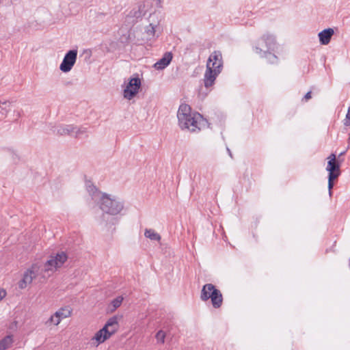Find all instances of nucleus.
I'll return each instance as SVG.
<instances>
[{
  "label": "nucleus",
  "mask_w": 350,
  "mask_h": 350,
  "mask_svg": "<svg viewBox=\"0 0 350 350\" xmlns=\"http://www.w3.org/2000/svg\"><path fill=\"white\" fill-rule=\"evenodd\" d=\"M40 271V266L38 264H33L23 274V278L18 282L20 288H25L31 284L33 280L36 278Z\"/></svg>",
  "instance_id": "nucleus-8"
},
{
  "label": "nucleus",
  "mask_w": 350,
  "mask_h": 350,
  "mask_svg": "<svg viewBox=\"0 0 350 350\" xmlns=\"http://www.w3.org/2000/svg\"><path fill=\"white\" fill-rule=\"evenodd\" d=\"M223 69V59L221 53L219 51H213L209 56L206 66V72L204 77V85L208 88L213 85L217 77Z\"/></svg>",
  "instance_id": "nucleus-1"
},
{
  "label": "nucleus",
  "mask_w": 350,
  "mask_h": 350,
  "mask_svg": "<svg viewBox=\"0 0 350 350\" xmlns=\"http://www.w3.org/2000/svg\"><path fill=\"white\" fill-rule=\"evenodd\" d=\"M77 51L70 50L65 55L59 69L64 72H68L71 70L77 61Z\"/></svg>",
  "instance_id": "nucleus-9"
},
{
  "label": "nucleus",
  "mask_w": 350,
  "mask_h": 350,
  "mask_svg": "<svg viewBox=\"0 0 350 350\" xmlns=\"http://www.w3.org/2000/svg\"><path fill=\"white\" fill-rule=\"evenodd\" d=\"M200 298L203 301L211 299L212 305L215 308H220L223 303L221 293L212 284H206L203 286Z\"/></svg>",
  "instance_id": "nucleus-3"
},
{
  "label": "nucleus",
  "mask_w": 350,
  "mask_h": 350,
  "mask_svg": "<svg viewBox=\"0 0 350 350\" xmlns=\"http://www.w3.org/2000/svg\"><path fill=\"white\" fill-rule=\"evenodd\" d=\"M6 103H7V102L2 103L3 105H5Z\"/></svg>",
  "instance_id": "nucleus-29"
},
{
  "label": "nucleus",
  "mask_w": 350,
  "mask_h": 350,
  "mask_svg": "<svg viewBox=\"0 0 350 350\" xmlns=\"http://www.w3.org/2000/svg\"><path fill=\"white\" fill-rule=\"evenodd\" d=\"M275 51H269L258 54L260 57L265 58L270 64H276L278 62V57L274 54Z\"/></svg>",
  "instance_id": "nucleus-15"
},
{
  "label": "nucleus",
  "mask_w": 350,
  "mask_h": 350,
  "mask_svg": "<svg viewBox=\"0 0 350 350\" xmlns=\"http://www.w3.org/2000/svg\"><path fill=\"white\" fill-rule=\"evenodd\" d=\"M14 342L13 336L8 335L0 340V350H5L12 347Z\"/></svg>",
  "instance_id": "nucleus-16"
},
{
  "label": "nucleus",
  "mask_w": 350,
  "mask_h": 350,
  "mask_svg": "<svg viewBox=\"0 0 350 350\" xmlns=\"http://www.w3.org/2000/svg\"><path fill=\"white\" fill-rule=\"evenodd\" d=\"M172 59V54L170 52H167L161 59L154 64V67L157 70H162L170 64Z\"/></svg>",
  "instance_id": "nucleus-14"
},
{
  "label": "nucleus",
  "mask_w": 350,
  "mask_h": 350,
  "mask_svg": "<svg viewBox=\"0 0 350 350\" xmlns=\"http://www.w3.org/2000/svg\"><path fill=\"white\" fill-rule=\"evenodd\" d=\"M178 124L183 131L195 132L197 129L196 113L191 111V107L185 103L179 106L177 112Z\"/></svg>",
  "instance_id": "nucleus-2"
},
{
  "label": "nucleus",
  "mask_w": 350,
  "mask_h": 350,
  "mask_svg": "<svg viewBox=\"0 0 350 350\" xmlns=\"http://www.w3.org/2000/svg\"><path fill=\"white\" fill-rule=\"evenodd\" d=\"M228 152H229V153H230V157H232V153L230 152V150H229V149H228Z\"/></svg>",
  "instance_id": "nucleus-28"
},
{
  "label": "nucleus",
  "mask_w": 350,
  "mask_h": 350,
  "mask_svg": "<svg viewBox=\"0 0 350 350\" xmlns=\"http://www.w3.org/2000/svg\"><path fill=\"white\" fill-rule=\"evenodd\" d=\"M73 125H64L61 126L57 129V133L61 135H68L72 136V131Z\"/></svg>",
  "instance_id": "nucleus-19"
},
{
  "label": "nucleus",
  "mask_w": 350,
  "mask_h": 350,
  "mask_svg": "<svg viewBox=\"0 0 350 350\" xmlns=\"http://www.w3.org/2000/svg\"><path fill=\"white\" fill-rule=\"evenodd\" d=\"M111 336L107 332L105 329L103 327L100 329L99 331H98L95 335L92 337L91 339L92 344L97 347L100 344L104 342L106 340L109 338Z\"/></svg>",
  "instance_id": "nucleus-11"
},
{
  "label": "nucleus",
  "mask_w": 350,
  "mask_h": 350,
  "mask_svg": "<svg viewBox=\"0 0 350 350\" xmlns=\"http://www.w3.org/2000/svg\"><path fill=\"white\" fill-rule=\"evenodd\" d=\"M329 159L327 162V166L326 167L327 171L329 172L328 175V189H329V193L331 196L332 194V189L334 187V180L336 179L340 172V164L338 161L336 160V156L335 154L332 153L329 157L327 158Z\"/></svg>",
  "instance_id": "nucleus-6"
},
{
  "label": "nucleus",
  "mask_w": 350,
  "mask_h": 350,
  "mask_svg": "<svg viewBox=\"0 0 350 350\" xmlns=\"http://www.w3.org/2000/svg\"><path fill=\"white\" fill-rule=\"evenodd\" d=\"M334 33V29L332 28H327L319 32L318 36L320 43L323 45L328 44Z\"/></svg>",
  "instance_id": "nucleus-13"
},
{
  "label": "nucleus",
  "mask_w": 350,
  "mask_h": 350,
  "mask_svg": "<svg viewBox=\"0 0 350 350\" xmlns=\"http://www.w3.org/2000/svg\"><path fill=\"white\" fill-rule=\"evenodd\" d=\"M88 192L93 196H98V198L101 197L102 193L97 191L96 189L93 185H87Z\"/></svg>",
  "instance_id": "nucleus-25"
},
{
  "label": "nucleus",
  "mask_w": 350,
  "mask_h": 350,
  "mask_svg": "<svg viewBox=\"0 0 350 350\" xmlns=\"http://www.w3.org/2000/svg\"><path fill=\"white\" fill-rule=\"evenodd\" d=\"M55 313L57 316L62 320L63 319L68 318L71 315L72 310L70 307L66 306L59 309L55 312Z\"/></svg>",
  "instance_id": "nucleus-18"
},
{
  "label": "nucleus",
  "mask_w": 350,
  "mask_h": 350,
  "mask_svg": "<svg viewBox=\"0 0 350 350\" xmlns=\"http://www.w3.org/2000/svg\"><path fill=\"white\" fill-rule=\"evenodd\" d=\"M61 321H62V319L59 317H58V316H57L56 313L55 312L54 314H53L49 319L46 323H50L55 325H58L60 323Z\"/></svg>",
  "instance_id": "nucleus-24"
},
{
  "label": "nucleus",
  "mask_w": 350,
  "mask_h": 350,
  "mask_svg": "<svg viewBox=\"0 0 350 350\" xmlns=\"http://www.w3.org/2000/svg\"><path fill=\"white\" fill-rule=\"evenodd\" d=\"M6 295V292L3 288H0V300L4 298Z\"/></svg>",
  "instance_id": "nucleus-26"
},
{
  "label": "nucleus",
  "mask_w": 350,
  "mask_h": 350,
  "mask_svg": "<svg viewBox=\"0 0 350 350\" xmlns=\"http://www.w3.org/2000/svg\"><path fill=\"white\" fill-rule=\"evenodd\" d=\"M209 127L208 120L204 118L200 113H198V130Z\"/></svg>",
  "instance_id": "nucleus-21"
},
{
  "label": "nucleus",
  "mask_w": 350,
  "mask_h": 350,
  "mask_svg": "<svg viewBox=\"0 0 350 350\" xmlns=\"http://www.w3.org/2000/svg\"><path fill=\"white\" fill-rule=\"evenodd\" d=\"M100 208L106 213L117 215L122 210L123 204L106 194H102L100 198Z\"/></svg>",
  "instance_id": "nucleus-5"
},
{
  "label": "nucleus",
  "mask_w": 350,
  "mask_h": 350,
  "mask_svg": "<svg viewBox=\"0 0 350 350\" xmlns=\"http://www.w3.org/2000/svg\"><path fill=\"white\" fill-rule=\"evenodd\" d=\"M86 133V129L83 127H77L73 126V129L72 131V136L75 137H79L82 135Z\"/></svg>",
  "instance_id": "nucleus-22"
},
{
  "label": "nucleus",
  "mask_w": 350,
  "mask_h": 350,
  "mask_svg": "<svg viewBox=\"0 0 350 350\" xmlns=\"http://www.w3.org/2000/svg\"><path fill=\"white\" fill-rule=\"evenodd\" d=\"M144 236L150 239L151 241H159L161 240V236L154 230L151 228H146L144 231Z\"/></svg>",
  "instance_id": "nucleus-17"
},
{
  "label": "nucleus",
  "mask_w": 350,
  "mask_h": 350,
  "mask_svg": "<svg viewBox=\"0 0 350 350\" xmlns=\"http://www.w3.org/2000/svg\"><path fill=\"white\" fill-rule=\"evenodd\" d=\"M311 98V92H308L306 94V95L304 96V99L307 101L309 99Z\"/></svg>",
  "instance_id": "nucleus-27"
},
{
  "label": "nucleus",
  "mask_w": 350,
  "mask_h": 350,
  "mask_svg": "<svg viewBox=\"0 0 350 350\" xmlns=\"http://www.w3.org/2000/svg\"><path fill=\"white\" fill-rule=\"evenodd\" d=\"M165 332L163 330H159L155 336L157 343L163 344L165 342Z\"/></svg>",
  "instance_id": "nucleus-23"
},
{
  "label": "nucleus",
  "mask_w": 350,
  "mask_h": 350,
  "mask_svg": "<svg viewBox=\"0 0 350 350\" xmlns=\"http://www.w3.org/2000/svg\"><path fill=\"white\" fill-rule=\"evenodd\" d=\"M67 260L68 256L64 252H60L55 255H51L44 265V271L54 272L61 268Z\"/></svg>",
  "instance_id": "nucleus-7"
},
{
  "label": "nucleus",
  "mask_w": 350,
  "mask_h": 350,
  "mask_svg": "<svg viewBox=\"0 0 350 350\" xmlns=\"http://www.w3.org/2000/svg\"><path fill=\"white\" fill-rule=\"evenodd\" d=\"M118 320L119 318L117 316H113L108 319L106 324L103 327L107 332L111 336L118 329Z\"/></svg>",
  "instance_id": "nucleus-12"
},
{
  "label": "nucleus",
  "mask_w": 350,
  "mask_h": 350,
  "mask_svg": "<svg viewBox=\"0 0 350 350\" xmlns=\"http://www.w3.org/2000/svg\"><path fill=\"white\" fill-rule=\"evenodd\" d=\"M277 46L278 43L275 36L265 33L257 40L254 49L257 54H260L263 52L275 51Z\"/></svg>",
  "instance_id": "nucleus-4"
},
{
  "label": "nucleus",
  "mask_w": 350,
  "mask_h": 350,
  "mask_svg": "<svg viewBox=\"0 0 350 350\" xmlns=\"http://www.w3.org/2000/svg\"><path fill=\"white\" fill-rule=\"evenodd\" d=\"M123 299L124 298L122 296H118L116 298L113 299L109 306L111 312H113L118 308H119L121 306Z\"/></svg>",
  "instance_id": "nucleus-20"
},
{
  "label": "nucleus",
  "mask_w": 350,
  "mask_h": 350,
  "mask_svg": "<svg viewBox=\"0 0 350 350\" xmlns=\"http://www.w3.org/2000/svg\"><path fill=\"white\" fill-rule=\"evenodd\" d=\"M141 87V81L139 78H131L124 90V97L126 99H132L139 92Z\"/></svg>",
  "instance_id": "nucleus-10"
}]
</instances>
